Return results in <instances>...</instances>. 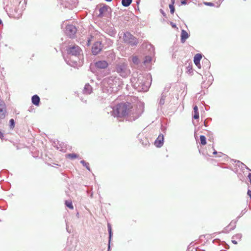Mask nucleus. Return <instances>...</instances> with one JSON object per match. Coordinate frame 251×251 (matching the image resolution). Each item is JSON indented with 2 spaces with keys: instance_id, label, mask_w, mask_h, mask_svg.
Instances as JSON below:
<instances>
[{
  "instance_id": "f257e3e1",
  "label": "nucleus",
  "mask_w": 251,
  "mask_h": 251,
  "mask_svg": "<svg viewBox=\"0 0 251 251\" xmlns=\"http://www.w3.org/2000/svg\"><path fill=\"white\" fill-rule=\"evenodd\" d=\"M144 111L143 103L135 104L130 102H122L117 104L113 108L111 115L114 117L123 118L127 117L130 122L135 121L139 118Z\"/></svg>"
},
{
  "instance_id": "f03ea898",
  "label": "nucleus",
  "mask_w": 251,
  "mask_h": 251,
  "mask_svg": "<svg viewBox=\"0 0 251 251\" xmlns=\"http://www.w3.org/2000/svg\"><path fill=\"white\" fill-rule=\"evenodd\" d=\"M130 81L133 87L139 92H147L149 89V82L141 74H133Z\"/></svg>"
},
{
  "instance_id": "7ed1b4c3",
  "label": "nucleus",
  "mask_w": 251,
  "mask_h": 251,
  "mask_svg": "<svg viewBox=\"0 0 251 251\" xmlns=\"http://www.w3.org/2000/svg\"><path fill=\"white\" fill-rule=\"evenodd\" d=\"M66 51L67 53L68 57L69 56L71 57H75L76 59L71 60H67V58L64 56V58L66 62L69 65L71 66H74L77 64V61L79 60V56L80 55L81 52H82V50L81 48L76 45H71L67 47L66 49Z\"/></svg>"
},
{
  "instance_id": "20e7f679",
  "label": "nucleus",
  "mask_w": 251,
  "mask_h": 251,
  "mask_svg": "<svg viewBox=\"0 0 251 251\" xmlns=\"http://www.w3.org/2000/svg\"><path fill=\"white\" fill-rule=\"evenodd\" d=\"M116 71L123 77H126L130 74V70L128 68L127 63L120 62L116 65Z\"/></svg>"
},
{
  "instance_id": "39448f33",
  "label": "nucleus",
  "mask_w": 251,
  "mask_h": 251,
  "mask_svg": "<svg viewBox=\"0 0 251 251\" xmlns=\"http://www.w3.org/2000/svg\"><path fill=\"white\" fill-rule=\"evenodd\" d=\"M26 1L24 0V2L21 1L18 7H15L13 11H12V17L15 19L20 18L22 15L23 11L25 9Z\"/></svg>"
},
{
  "instance_id": "423d86ee",
  "label": "nucleus",
  "mask_w": 251,
  "mask_h": 251,
  "mask_svg": "<svg viewBox=\"0 0 251 251\" xmlns=\"http://www.w3.org/2000/svg\"><path fill=\"white\" fill-rule=\"evenodd\" d=\"M123 40L131 46H136L138 43V39L128 31L124 33Z\"/></svg>"
},
{
  "instance_id": "0eeeda50",
  "label": "nucleus",
  "mask_w": 251,
  "mask_h": 251,
  "mask_svg": "<svg viewBox=\"0 0 251 251\" xmlns=\"http://www.w3.org/2000/svg\"><path fill=\"white\" fill-rule=\"evenodd\" d=\"M77 28L75 25L69 24L65 27V33L69 38L73 39L75 37Z\"/></svg>"
},
{
  "instance_id": "6e6552de",
  "label": "nucleus",
  "mask_w": 251,
  "mask_h": 251,
  "mask_svg": "<svg viewBox=\"0 0 251 251\" xmlns=\"http://www.w3.org/2000/svg\"><path fill=\"white\" fill-rule=\"evenodd\" d=\"M61 5L65 8L72 9L77 4V0H59Z\"/></svg>"
},
{
  "instance_id": "1a4fd4ad",
  "label": "nucleus",
  "mask_w": 251,
  "mask_h": 251,
  "mask_svg": "<svg viewBox=\"0 0 251 251\" xmlns=\"http://www.w3.org/2000/svg\"><path fill=\"white\" fill-rule=\"evenodd\" d=\"M103 46L100 41L95 42L92 46V53L94 55L98 54L103 49Z\"/></svg>"
},
{
  "instance_id": "9d476101",
  "label": "nucleus",
  "mask_w": 251,
  "mask_h": 251,
  "mask_svg": "<svg viewBox=\"0 0 251 251\" xmlns=\"http://www.w3.org/2000/svg\"><path fill=\"white\" fill-rule=\"evenodd\" d=\"M94 66L98 69H104L108 67V63L105 60H99L94 63Z\"/></svg>"
},
{
  "instance_id": "9b49d317",
  "label": "nucleus",
  "mask_w": 251,
  "mask_h": 251,
  "mask_svg": "<svg viewBox=\"0 0 251 251\" xmlns=\"http://www.w3.org/2000/svg\"><path fill=\"white\" fill-rule=\"evenodd\" d=\"M164 135L160 133L154 141V145L157 148L161 147L164 144Z\"/></svg>"
},
{
  "instance_id": "f8f14e48",
  "label": "nucleus",
  "mask_w": 251,
  "mask_h": 251,
  "mask_svg": "<svg viewBox=\"0 0 251 251\" xmlns=\"http://www.w3.org/2000/svg\"><path fill=\"white\" fill-rule=\"evenodd\" d=\"M107 228L108 232V241L107 251H110V244L113 236V232L112 230L111 226L110 224H107Z\"/></svg>"
},
{
  "instance_id": "ddd939ff",
  "label": "nucleus",
  "mask_w": 251,
  "mask_h": 251,
  "mask_svg": "<svg viewBox=\"0 0 251 251\" xmlns=\"http://www.w3.org/2000/svg\"><path fill=\"white\" fill-rule=\"evenodd\" d=\"M202 55L201 53H197L194 57V62L199 68H201L200 64L201 60L202 59Z\"/></svg>"
},
{
  "instance_id": "4468645a",
  "label": "nucleus",
  "mask_w": 251,
  "mask_h": 251,
  "mask_svg": "<svg viewBox=\"0 0 251 251\" xmlns=\"http://www.w3.org/2000/svg\"><path fill=\"white\" fill-rule=\"evenodd\" d=\"M109 7L105 4H103L102 6L99 9V14L98 15L99 18H102L104 16V14L108 10Z\"/></svg>"
},
{
  "instance_id": "2eb2a0df",
  "label": "nucleus",
  "mask_w": 251,
  "mask_h": 251,
  "mask_svg": "<svg viewBox=\"0 0 251 251\" xmlns=\"http://www.w3.org/2000/svg\"><path fill=\"white\" fill-rule=\"evenodd\" d=\"M190 34L184 29H182L180 34V41L181 43H184L186 40L189 37Z\"/></svg>"
},
{
  "instance_id": "dca6fc26",
  "label": "nucleus",
  "mask_w": 251,
  "mask_h": 251,
  "mask_svg": "<svg viewBox=\"0 0 251 251\" xmlns=\"http://www.w3.org/2000/svg\"><path fill=\"white\" fill-rule=\"evenodd\" d=\"M202 68L205 71H208L210 68V62L206 58H204L202 61Z\"/></svg>"
},
{
  "instance_id": "f3484780",
  "label": "nucleus",
  "mask_w": 251,
  "mask_h": 251,
  "mask_svg": "<svg viewBox=\"0 0 251 251\" xmlns=\"http://www.w3.org/2000/svg\"><path fill=\"white\" fill-rule=\"evenodd\" d=\"M93 92V88L92 86L89 84L87 83L85 85L83 92L84 94L89 95Z\"/></svg>"
},
{
  "instance_id": "a211bd4d",
  "label": "nucleus",
  "mask_w": 251,
  "mask_h": 251,
  "mask_svg": "<svg viewBox=\"0 0 251 251\" xmlns=\"http://www.w3.org/2000/svg\"><path fill=\"white\" fill-rule=\"evenodd\" d=\"M31 102L35 106H39L40 103V98L37 95L32 96Z\"/></svg>"
},
{
  "instance_id": "6ab92c4d",
  "label": "nucleus",
  "mask_w": 251,
  "mask_h": 251,
  "mask_svg": "<svg viewBox=\"0 0 251 251\" xmlns=\"http://www.w3.org/2000/svg\"><path fill=\"white\" fill-rule=\"evenodd\" d=\"M234 162H236V165L238 166L241 169H243L244 168H246L247 170L250 171H251V170L247 166H246L244 163H242L241 161L239 160H235Z\"/></svg>"
},
{
  "instance_id": "aec40b11",
  "label": "nucleus",
  "mask_w": 251,
  "mask_h": 251,
  "mask_svg": "<svg viewBox=\"0 0 251 251\" xmlns=\"http://www.w3.org/2000/svg\"><path fill=\"white\" fill-rule=\"evenodd\" d=\"M6 112L5 109H3L2 107H0V120H2L5 118Z\"/></svg>"
},
{
  "instance_id": "412c9836",
  "label": "nucleus",
  "mask_w": 251,
  "mask_h": 251,
  "mask_svg": "<svg viewBox=\"0 0 251 251\" xmlns=\"http://www.w3.org/2000/svg\"><path fill=\"white\" fill-rule=\"evenodd\" d=\"M211 148L214 150L213 152V154L215 155V154H218V157H222V156H223L224 157V158H227V156L223 153H222L221 152H217L214 149V147L213 146H212L211 147Z\"/></svg>"
},
{
  "instance_id": "4be33fe9",
  "label": "nucleus",
  "mask_w": 251,
  "mask_h": 251,
  "mask_svg": "<svg viewBox=\"0 0 251 251\" xmlns=\"http://www.w3.org/2000/svg\"><path fill=\"white\" fill-rule=\"evenodd\" d=\"M132 0H122V4L124 7L129 6L132 3Z\"/></svg>"
},
{
  "instance_id": "5701e85b",
  "label": "nucleus",
  "mask_w": 251,
  "mask_h": 251,
  "mask_svg": "<svg viewBox=\"0 0 251 251\" xmlns=\"http://www.w3.org/2000/svg\"><path fill=\"white\" fill-rule=\"evenodd\" d=\"M80 162L84 167H85L86 168V169L88 171H89V172H91V168L89 166V164L88 162H86L84 160H81Z\"/></svg>"
},
{
  "instance_id": "b1692460",
  "label": "nucleus",
  "mask_w": 251,
  "mask_h": 251,
  "mask_svg": "<svg viewBox=\"0 0 251 251\" xmlns=\"http://www.w3.org/2000/svg\"><path fill=\"white\" fill-rule=\"evenodd\" d=\"M166 97V94H165L164 93H162L161 94V98L159 101V105L160 106H162L164 103H165V99Z\"/></svg>"
},
{
  "instance_id": "393cba45",
  "label": "nucleus",
  "mask_w": 251,
  "mask_h": 251,
  "mask_svg": "<svg viewBox=\"0 0 251 251\" xmlns=\"http://www.w3.org/2000/svg\"><path fill=\"white\" fill-rule=\"evenodd\" d=\"M200 144L205 145L206 144V138L204 135H201L200 136Z\"/></svg>"
},
{
  "instance_id": "a878e982",
  "label": "nucleus",
  "mask_w": 251,
  "mask_h": 251,
  "mask_svg": "<svg viewBox=\"0 0 251 251\" xmlns=\"http://www.w3.org/2000/svg\"><path fill=\"white\" fill-rule=\"evenodd\" d=\"M65 204L66 207L69 208L70 209H74V206L73 205L72 202L71 201H65Z\"/></svg>"
},
{
  "instance_id": "bb28decb",
  "label": "nucleus",
  "mask_w": 251,
  "mask_h": 251,
  "mask_svg": "<svg viewBox=\"0 0 251 251\" xmlns=\"http://www.w3.org/2000/svg\"><path fill=\"white\" fill-rule=\"evenodd\" d=\"M237 221H238V219H237V220L236 221H232L230 223V224L228 226H231V228L229 229V230H233L236 227V224Z\"/></svg>"
},
{
  "instance_id": "cd10ccee",
  "label": "nucleus",
  "mask_w": 251,
  "mask_h": 251,
  "mask_svg": "<svg viewBox=\"0 0 251 251\" xmlns=\"http://www.w3.org/2000/svg\"><path fill=\"white\" fill-rule=\"evenodd\" d=\"M67 157L71 159H74L78 157V154L73 153H69L66 155Z\"/></svg>"
},
{
  "instance_id": "c85d7f7f",
  "label": "nucleus",
  "mask_w": 251,
  "mask_h": 251,
  "mask_svg": "<svg viewBox=\"0 0 251 251\" xmlns=\"http://www.w3.org/2000/svg\"><path fill=\"white\" fill-rule=\"evenodd\" d=\"M151 60H152V58L151 56H148V55L146 56L145 57L144 61V63L145 64L150 63L151 61Z\"/></svg>"
},
{
  "instance_id": "c756f323",
  "label": "nucleus",
  "mask_w": 251,
  "mask_h": 251,
  "mask_svg": "<svg viewBox=\"0 0 251 251\" xmlns=\"http://www.w3.org/2000/svg\"><path fill=\"white\" fill-rule=\"evenodd\" d=\"M108 33L111 36H114L116 35V32L115 29L113 27H112L109 29Z\"/></svg>"
},
{
  "instance_id": "7c9ffc66",
  "label": "nucleus",
  "mask_w": 251,
  "mask_h": 251,
  "mask_svg": "<svg viewBox=\"0 0 251 251\" xmlns=\"http://www.w3.org/2000/svg\"><path fill=\"white\" fill-rule=\"evenodd\" d=\"M15 122L13 119H11L9 120V127L10 129H13L15 127Z\"/></svg>"
},
{
  "instance_id": "2f4dec72",
  "label": "nucleus",
  "mask_w": 251,
  "mask_h": 251,
  "mask_svg": "<svg viewBox=\"0 0 251 251\" xmlns=\"http://www.w3.org/2000/svg\"><path fill=\"white\" fill-rule=\"evenodd\" d=\"M132 61L133 63L137 65L140 63L139 59L138 58V57L136 56H133V57L132 58Z\"/></svg>"
},
{
  "instance_id": "473e14b6",
  "label": "nucleus",
  "mask_w": 251,
  "mask_h": 251,
  "mask_svg": "<svg viewBox=\"0 0 251 251\" xmlns=\"http://www.w3.org/2000/svg\"><path fill=\"white\" fill-rule=\"evenodd\" d=\"M242 235L241 233H237L235 235L233 236L232 239H235L237 240H241Z\"/></svg>"
},
{
  "instance_id": "72a5a7b5",
  "label": "nucleus",
  "mask_w": 251,
  "mask_h": 251,
  "mask_svg": "<svg viewBox=\"0 0 251 251\" xmlns=\"http://www.w3.org/2000/svg\"><path fill=\"white\" fill-rule=\"evenodd\" d=\"M169 8L170 9V13L172 14H173L175 11V8L174 5H173V3H170L169 4Z\"/></svg>"
},
{
  "instance_id": "f704fd0d",
  "label": "nucleus",
  "mask_w": 251,
  "mask_h": 251,
  "mask_svg": "<svg viewBox=\"0 0 251 251\" xmlns=\"http://www.w3.org/2000/svg\"><path fill=\"white\" fill-rule=\"evenodd\" d=\"M212 118H208L206 119L203 122V125L205 127H207L208 126V123L210 122H211Z\"/></svg>"
},
{
  "instance_id": "c9c22d12",
  "label": "nucleus",
  "mask_w": 251,
  "mask_h": 251,
  "mask_svg": "<svg viewBox=\"0 0 251 251\" xmlns=\"http://www.w3.org/2000/svg\"><path fill=\"white\" fill-rule=\"evenodd\" d=\"M140 142L145 147H147V146H149V145H150V143H149V142L148 141V140L147 139H146L145 141H141Z\"/></svg>"
},
{
  "instance_id": "e433bc0d",
  "label": "nucleus",
  "mask_w": 251,
  "mask_h": 251,
  "mask_svg": "<svg viewBox=\"0 0 251 251\" xmlns=\"http://www.w3.org/2000/svg\"><path fill=\"white\" fill-rule=\"evenodd\" d=\"M247 211V210L246 208H245L244 209H243V210H242V211L240 213V214L239 216H238L237 217V219H239L241 217H242L243 215H244Z\"/></svg>"
},
{
  "instance_id": "4c0bfd02",
  "label": "nucleus",
  "mask_w": 251,
  "mask_h": 251,
  "mask_svg": "<svg viewBox=\"0 0 251 251\" xmlns=\"http://www.w3.org/2000/svg\"><path fill=\"white\" fill-rule=\"evenodd\" d=\"M193 118L195 120H197L199 119V112H194V115L193 116Z\"/></svg>"
},
{
  "instance_id": "58836bf2",
  "label": "nucleus",
  "mask_w": 251,
  "mask_h": 251,
  "mask_svg": "<svg viewBox=\"0 0 251 251\" xmlns=\"http://www.w3.org/2000/svg\"><path fill=\"white\" fill-rule=\"evenodd\" d=\"M203 4L205 5L209 6H215L214 3H213V2H203Z\"/></svg>"
},
{
  "instance_id": "ea45409f",
  "label": "nucleus",
  "mask_w": 251,
  "mask_h": 251,
  "mask_svg": "<svg viewBox=\"0 0 251 251\" xmlns=\"http://www.w3.org/2000/svg\"><path fill=\"white\" fill-rule=\"evenodd\" d=\"M207 136L209 137V139H208L209 141H211V140H213V133L211 131H208V134Z\"/></svg>"
},
{
  "instance_id": "a19ab883",
  "label": "nucleus",
  "mask_w": 251,
  "mask_h": 251,
  "mask_svg": "<svg viewBox=\"0 0 251 251\" xmlns=\"http://www.w3.org/2000/svg\"><path fill=\"white\" fill-rule=\"evenodd\" d=\"M187 73H189V74H191V73H193V69H192V66H189L187 68Z\"/></svg>"
},
{
  "instance_id": "79ce46f5",
  "label": "nucleus",
  "mask_w": 251,
  "mask_h": 251,
  "mask_svg": "<svg viewBox=\"0 0 251 251\" xmlns=\"http://www.w3.org/2000/svg\"><path fill=\"white\" fill-rule=\"evenodd\" d=\"M169 23L173 28H176L177 29H178V28L177 27L175 23H174V22H171V21H170Z\"/></svg>"
},
{
  "instance_id": "37998d69",
  "label": "nucleus",
  "mask_w": 251,
  "mask_h": 251,
  "mask_svg": "<svg viewBox=\"0 0 251 251\" xmlns=\"http://www.w3.org/2000/svg\"><path fill=\"white\" fill-rule=\"evenodd\" d=\"M0 107H2L3 109H5L4 102L1 99H0Z\"/></svg>"
},
{
  "instance_id": "c03bdc74",
  "label": "nucleus",
  "mask_w": 251,
  "mask_h": 251,
  "mask_svg": "<svg viewBox=\"0 0 251 251\" xmlns=\"http://www.w3.org/2000/svg\"><path fill=\"white\" fill-rule=\"evenodd\" d=\"M228 226H226L224 229L222 231V232L223 233H228L229 231H230L229 230H228Z\"/></svg>"
},
{
  "instance_id": "a18cd8bd",
  "label": "nucleus",
  "mask_w": 251,
  "mask_h": 251,
  "mask_svg": "<svg viewBox=\"0 0 251 251\" xmlns=\"http://www.w3.org/2000/svg\"><path fill=\"white\" fill-rule=\"evenodd\" d=\"M247 195L250 197V198L251 199V189L248 188V191H247Z\"/></svg>"
},
{
  "instance_id": "49530a36",
  "label": "nucleus",
  "mask_w": 251,
  "mask_h": 251,
  "mask_svg": "<svg viewBox=\"0 0 251 251\" xmlns=\"http://www.w3.org/2000/svg\"><path fill=\"white\" fill-rule=\"evenodd\" d=\"M160 12L162 14V15H163V17H166V14L165 12L162 9H161L160 10Z\"/></svg>"
},
{
  "instance_id": "de8ad7c7",
  "label": "nucleus",
  "mask_w": 251,
  "mask_h": 251,
  "mask_svg": "<svg viewBox=\"0 0 251 251\" xmlns=\"http://www.w3.org/2000/svg\"><path fill=\"white\" fill-rule=\"evenodd\" d=\"M181 3L182 5H186L187 3V0H181Z\"/></svg>"
},
{
  "instance_id": "09e8293b",
  "label": "nucleus",
  "mask_w": 251,
  "mask_h": 251,
  "mask_svg": "<svg viewBox=\"0 0 251 251\" xmlns=\"http://www.w3.org/2000/svg\"><path fill=\"white\" fill-rule=\"evenodd\" d=\"M194 112H199L198 107L197 105H195L194 107Z\"/></svg>"
},
{
  "instance_id": "8fccbe9b",
  "label": "nucleus",
  "mask_w": 251,
  "mask_h": 251,
  "mask_svg": "<svg viewBox=\"0 0 251 251\" xmlns=\"http://www.w3.org/2000/svg\"><path fill=\"white\" fill-rule=\"evenodd\" d=\"M248 178L249 179V182L251 185V173H250L249 174H248Z\"/></svg>"
},
{
  "instance_id": "3c124183",
  "label": "nucleus",
  "mask_w": 251,
  "mask_h": 251,
  "mask_svg": "<svg viewBox=\"0 0 251 251\" xmlns=\"http://www.w3.org/2000/svg\"><path fill=\"white\" fill-rule=\"evenodd\" d=\"M80 100H81V101H82L84 103H86V102H87V100L82 98H80Z\"/></svg>"
},
{
  "instance_id": "603ef678",
  "label": "nucleus",
  "mask_w": 251,
  "mask_h": 251,
  "mask_svg": "<svg viewBox=\"0 0 251 251\" xmlns=\"http://www.w3.org/2000/svg\"><path fill=\"white\" fill-rule=\"evenodd\" d=\"M231 242L233 244L236 245L237 244V242L236 240H234V239H232L231 240Z\"/></svg>"
},
{
  "instance_id": "864d4df0",
  "label": "nucleus",
  "mask_w": 251,
  "mask_h": 251,
  "mask_svg": "<svg viewBox=\"0 0 251 251\" xmlns=\"http://www.w3.org/2000/svg\"><path fill=\"white\" fill-rule=\"evenodd\" d=\"M222 1L220 0L218 2H217V3L218 4L217 6V7H219L220 6V4L221 3Z\"/></svg>"
},
{
  "instance_id": "5fc2aeb1",
  "label": "nucleus",
  "mask_w": 251,
  "mask_h": 251,
  "mask_svg": "<svg viewBox=\"0 0 251 251\" xmlns=\"http://www.w3.org/2000/svg\"><path fill=\"white\" fill-rule=\"evenodd\" d=\"M0 25H3V23L1 19L0 18Z\"/></svg>"
},
{
  "instance_id": "6e6d98bb",
  "label": "nucleus",
  "mask_w": 251,
  "mask_h": 251,
  "mask_svg": "<svg viewBox=\"0 0 251 251\" xmlns=\"http://www.w3.org/2000/svg\"><path fill=\"white\" fill-rule=\"evenodd\" d=\"M176 56V54H175V53H173L172 55V57L174 58H175Z\"/></svg>"
},
{
  "instance_id": "4d7b16f0",
  "label": "nucleus",
  "mask_w": 251,
  "mask_h": 251,
  "mask_svg": "<svg viewBox=\"0 0 251 251\" xmlns=\"http://www.w3.org/2000/svg\"><path fill=\"white\" fill-rule=\"evenodd\" d=\"M140 0H137L136 3L137 5H138L140 3Z\"/></svg>"
},
{
  "instance_id": "13d9d810",
  "label": "nucleus",
  "mask_w": 251,
  "mask_h": 251,
  "mask_svg": "<svg viewBox=\"0 0 251 251\" xmlns=\"http://www.w3.org/2000/svg\"><path fill=\"white\" fill-rule=\"evenodd\" d=\"M171 3H173V5H174L175 0H171Z\"/></svg>"
},
{
  "instance_id": "bf43d9fd",
  "label": "nucleus",
  "mask_w": 251,
  "mask_h": 251,
  "mask_svg": "<svg viewBox=\"0 0 251 251\" xmlns=\"http://www.w3.org/2000/svg\"><path fill=\"white\" fill-rule=\"evenodd\" d=\"M106 2H111L112 0H105Z\"/></svg>"
},
{
  "instance_id": "052dcab7",
  "label": "nucleus",
  "mask_w": 251,
  "mask_h": 251,
  "mask_svg": "<svg viewBox=\"0 0 251 251\" xmlns=\"http://www.w3.org/2000/svg\"><path fill=\"white\" fill-rule=\"evenodd\" d=\"M199 250H200V251H205L204 250H202V249H198Z\"/></svg>"
},
{
  "instance_id": "680f3d73",
  "label": "nucleus",
  "mask_w": 251,
  "mask_h": 251,
  "mask_svg": "<svg viewBox=\"0 0 251 251\" xmlns=\"http://www.w3.org/2000/svg\"><path fill=\"white\" fill-rule=\"evenodd\" d=\"M249 207L250 209L251 210V204L249 205Z\"/></svg>"
},
{
  "instance_id": "e2e57ef3",
  "label": "nucleus",
  "mask_w": 251,
  "mask_h": 251,
  "mask_svg": "<svg viewBox=\"0 0 251 251\" xmlns=\"http://www.w3.org/2000/svg\"><path fill=\"white\" fill-rule=\"evenodd\" d=\"M78 215H79L78 213H77V214H76V216H77V217L78 216Z\"/></svg>"
},
{
  "instance_id": "0e129e2a",
  "label": "nucleus",
  "mask_w": 251,
  "mask_h": 251,
  "mask_svg": "<svg viewBox=\"0 0 251 251\" xmlns=\"http://www.w3.org/2000/svg\"><path fill=\"white\" fill-rule=\"evenodd\" d=\"M202 154H203V155H205V153H203H203H202Z\"/></svg>"
},
{
  "instance_id": "69168bd1",
  "label": "nucleus",
  "mask_w": 251,
  "mask_h": 251,
  "mask_svg": "<svg viewBox=\"0 0 251 251\" xmlns=\"http://www.w3.org/2000/svg\"><path fill=\"white\" fill-rule=\"evenodd\" d=\"M206 154L208 156H210V155H209V154L208 153H206Z\"/></svg>"
}]
</instances>
